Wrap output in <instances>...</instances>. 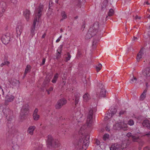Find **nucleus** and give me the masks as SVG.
<instances>
[{
    "label": "nucleus",
    "instance_id": "nucleus-19",
    "mask_svg": "<svg viewBox=\"0 0 150 150\" xmlns=\"http://www.w3.org/2000/svg\"><path fill=\"white\" fill-rule=\"evenodd\" d=\"M142 125L144 127H147L148 129H150V122L149 120H144L142 123Z\"/></svg>",
    "mask_w": 150,
    "mask_h": 150
},
{
    "label": "nucleus",
    "instance_id": "nucleus-10",
    "mask_svg": "<svg viewBox=\"0 0 150 150\" xmlns=\"http://www.w3.org/2000/svg\"><path fill=\"white\" fill-rule=\"evenodd\" d=\"M66 103L67 100L64 98H62L57 101L55 105L56 108L57 109H60Z\"/></svg>",
    "mask_w": 150,
    "mask_h": 150
},
{
    "label": "nucleus",
    "instance_id": "nucleus-22",
    "mask_svg": "<svg viewBox=\"0 0 150 150\" xmlns=\"http://www.w3.org/2000/svg\"><path fill=\"white\" fill-rule=\"evenodd\" d=\"M147 90L145 89L143 93L142 94L139 98V100H140L142 101L145 98L146 96V93Z\"/></svg>",
    "mask_w": 150,
    "mask_h": 150
},
{
    "label": "nucleus",
    "instance_id": "nucleus-1",
    "mask_svg": "<svg viewBox=\"0 0 150 150\" xmlns=\"http://www.w3.org/2000/svg\"><path fill=\"white\" fill-rule=\"evenodd\" d=\"M84 127H82L80 129L79 131V134H81L83 136V139H80L79 141H78L76 143L75 147L77 150L81 149L82 148H85L83 147L85 146L86 149L88 147L89 144V135L86 133L84 131Z\"/></svg>",
    "mask_w": 150,
    "mask_h": 150
},
{
    "label": "nucleus",
    "instance_id": "nucleus-63",
    "mask_svg": "<svg viewBox=\"0 0 150 150\" xmlns=\"http://www.w3.org/2000/svg\"><path fill=\"white\" fill-rule=\"evenodd\" d=\"M60 32H61V33H62V32H63V30H62V28H61V29H60Z\"/></svg>",
    "mask_w": 150,
    "mask_h": 150
},
{
    "label": "nucleus",
    "instance_id": "nucleus-54",
    "mask_svg": "<svg viewBox=\"0 0 150 150\" xmlns=\"http://www.w3.org/2000/svg\"><path fill=\"white\" fill-rule=\"evenodd\" d=\"M96 144H97V145H99L100 144V142L98 140H96Z\"/></svg>",
    "mask_w": 150,
    "mask_h": 150
},
{
    "label": "nucleus",
    "instance_id": "nucleus-16",
    "mask_svg": "<svg viewBox=\"0 0 150 150\" xmlns=\"http://www.w3.org/2000/svg\"><path fill=\"white\" fill-rule=\"evenodd\" d=\"M23 27L21 25H18L16 28V30L17 35H20L23 31Z\"/></svg>",
    "mask_w": 150,
    "mask_h": 150
},
{
    "label": "nucleus",
    "instance_id": "nucleus-62",
    "mask_svg": "<svg viewBox=\"0 0 150 150\" xmlns=\"http://www.w3.org/2000/svg\"><path fill=\"white\" fill-rule=\"evenodd\" d=\"M46 91L47 92V93L48 94H50L49 91V90H47Z\"/></svg>",
    "mask_w": 150,
    "mask_h": 150
},
{
    "label": "nucleus",
    "instance_id": "nucleus-15",
    "mask_svg": "<svg viewBox=\"0 0 150 150\" xmlns=\"http://www.w3.org/2000/svg\"><path fill=\"white\" fill-rule=\"evenodd\" d=\"M30 14V12L29 10L25 9L23 11V15L27 21L29 20Z\"/></svg>",
    "mask_w": 150,
    "mask_h": 150
},
{
    "label": "nucleus",
    "instance_id": "nucleus-57",
    "mask_svg": "<svg viewBox=\"0 0 150 150\" xmlns=\"http://www.w3.org/2000/svg\"><path fill=\"white\" fill-rule=\"evenodd\" d=\"M45 35H46V34H43L42 37V38H44L45 37Z\"/></svg>",
    "mask_w": 150,
    "mask_h": 150
},
{
    "label": "nucleus",
    "instance_id": "nucleus-55",
    "mask_svg": "<svg viewBox=\"0 0 150 150\" xmlns=\"http://www.w3.org/2000/svg\"><path fill=\"white\" fill-rule=\"evenodd\" d=\"M53 88L52 87H51L49 88L48 90L50 91H52L53 90Z\"/></svg>",
    "mask_w": 150,
    "mask_h": 150
},
{
    "label": "nucleus",
    "instance_id": "nucleus-25",
    "mask_svg": "<svg viewBox=\"0 0 150 150\" xmlns=\"http://www.w3.org/2000/svg\"><path fill=\"white\" fill-rule=\"evenodd\" d=\"M83 100L85 102H86L89 100L90 98V96L88 93H85L83 96Z\"/></svg>",
    "mask_w": 150,
    "mask_h": 150
},
{
    "label": "nucleus",
    "instance_id": "nucleus-32",
    "mask_svg": "<svg viewBox=\"0 0 150 150\" xmlns=\"http://www.w3.org/2000/svg\"><path fill=\"white\" fill-rule=\"evenodd\" d=\"M132 139L134 142H138L140 140L139 137H136L134 136H132Z\"/></svg>",
    "mask_w": 150,
    "mask_h": 150
},
{
    "label": "nucleus",
    "instance_id": "nucleus-48",
    "mask_svg": "<svg viewBox=\"0 0 150 150\" xmlns=\"http://www.w3.org/2000/svg\"><path fill=\"white\" fill-rule=\"evenodd\" d=\"M38 111V110L37 108H36L33 114H37V112Z\"/></svg>",
    "mask_w": 150,
    "mask_h": 150
},
{
    "label": "nucleus",
    "instance_id": "nucleus-21",
    "mask_svg": "<svg viewBox=\"0 0 150 150\" xmlns=\"http://www.w3.org/2000/svg\"><path fill=\"white\" fill-rule=\"evenodd\" d=\"M35 127L34 126L30 127L28 129V133L31 135H33V131L35 129Z\"/></svg>",
    "mask_w": 150,
    "mask_h": 150
},
{
    "label": "nucleus",
    "instance_id": "nucleus-28",
    "mask_svg": "<svg viewBox=\"0 0 150 150\" xmlns=\"http://www.w3.org/2000/svg\"><path fill=\"white\" fill-rule=\"evenodd\" d=\"M3 112L4 115L6 116L7 118L8 115L9 114H11V110L8 109H5L4 110Z\"/></svg>",
    "mask_w": 150,
    "mask_h": 150
},
{
    "label": "nucleus",
    "instance_id": "nucleus-42",
    "mask_svg": "<svg viewBox=\"0 0 150 150\" xmlns=\"http://www.w3.org/2000/svg\"><path fill=\"white\" fill-rule=\"evenodd\" d=\"M134 122L132 119L129 120L128 121V124L130 126H132L134 125Z\"/></svg>",
    "mask_w": 150,
    "mask_h": 150
},
{
    "label": "nucleus",
    "instance_id": "nucleus-5",
    "mask_svg": "<svg viewBox=\"0 0 150 150\" xmlns=\"http://www.w3.org/2000/svg\"><path fill=\"white\" fill-rule=\"evenodd\" d=\"M47 144L49 146L56 148L59 146V143L57 140L54 139L51 135L48 136Z\"/></svg>",
    "mask_w": 150,
    "mask_h": 150
},
{
    "label": "nucleus",
    "instance_id": "nucleus-31",
    "mask_svg": "<svg viewBox=\"0 0 150 150\" xmlns=\"http://www.w3.org/2000/svg\"><path fill=\"white\" fill-rule=\"evenodd\" d=\"M113 115L110 112L107 113L105 115V120H108V119L112 117Z\"/></svg>",
    "mask_w": 150,
    "mask_h": 150
},
{
    "label": "nucleus",
    "instance_id": "nucleus-53",
    "mask_svg": "<svg viewBox=\"0 0 150 150\" xmlns=\"http://www.w3.org/2000/svg\"><path fill=\"white\" fill-rule=\"evenodd\" d=\"M135 18L136 19H140L141 18V17H139V16H136L135 17Z\"/></svg>",
    "mask_w": 150,
    "mask_h": 150
},
{
    "label": "nucleus",
    "instance_id": "nucleus-33",
    "mask_svg": "<svg viewBox=\"0 0 150 150\" xmlns=\"http://www.w3.org/2000/svg\"><path fill=\"white\" fill-rule=\"evenodd\" d=\"M61 15L62 18L61 20H63L64 19H65L67 18V15L64 11H62L61 13Z\"/></svg>",
    "mask_w": 150,
    "mask_h": 150
},
{
    "label": "nucleus",
    "instance_id": "nucleus-59",
    "mask_svg": "<svg viewBox=\"0 0 150 150\" xmlns=\"http://www.w3.org/2000/svg\"><path fill=\"white\" fill-rule=\"evenodd\" d=\"M146 4L149 5L150 4L148 2V1H147L146 2Z\"/></svg>",
    "mask_w": 150,
    "mask_h": 150
},
{
    "label": "nucleus",
    "instance_id": "nucleus-43",
    "mask_svg": "<svg viewBox=\"0 0 150 150\" xmlns=\"http://www.w3.org/2000/svg\"><path fill=\"white\" fill-rule=\"evenodd\" d=\"M109 135L108 134H105L103 136V140H105L107 139H108L109 137Z\"/></svg>",
    "mask_w": 150,
    "mask_h": 150
},
{
    "label": "nucleus",
    "instance_id": "nucleus-47",
    "mask_svg": "<svg viewBox=\"0 0 150 150\" xmlns=\"http://www.w3.org/2000/svg\"><path fill=\"white\" fill-rule=\"evenodd\" d=\"M143 150H150V148L149 146H146L144 148Z\"/></svg>",
    "mask_w": 150,
    "mask_h": 150
},
{
    "label": "nucleus",
    "instance_id": "nucleus-35",
    "mask_svg": "<svg viewBox=\"0 0 150 150\" xmlns=\"http://www.w3.org/2000/svg\"><path fill=\"white\" fill-rule=\"evenodd\" d=\"M117 110L116 108H112L111 109V110H110V113L113 115H114L115 114L116 112H117Z\"/></svg>",
    "mask_w": 150,
    "mask_h": 150
},
{
    "label": "nucleus",
    "instance_id": "nucleus-6",
    "mask_svg": "<svg viewBox=\"0 0 150 150\" xmlns=\"http://www.w3.org/2000/svg\"><path fill=\"white\" fill-rule=\"evenodd\" d=\"M98 86L100 89V93L99 92L97 93L96 95L98 97H105L106 93V90H105L104 86L101 83H99Z\"/></svg>",
    "mask_w": 150,
    "mask_h": 150
},
{
    "label": "nucleus",
    "instance_id": "nucleus-3",
    "mask_svg": "<svg viewBox=\"0 0 150 150\" xmlns=\"http://www.w3.org/2000/svg\"><path fill=\"white\" fill-rule=\"evenodd\" d=\"M97 110L96 108L90 107L88 110V113L86 114V125L87 127H91L93 122V117L94 112Z\"/></svg>",
    "mask_w": 150,
    "mask_h": 150
},
{
    "label": "nucleus",
    "instance_id": "nucleus-58",
    "mask_svg": "<svg viewBox=\"0 0 150 150\" xmlns=\"http://www.w3.org/2000/svg\"><path fill=\"white\" fill-rule=\"evenodd\" d=\"M137 39V37H134V40H136Z\"/></svg>",
    "mask_w": 150,
    "mask_h": 150
},
{
    "label": "nucleus",
    "instance_id": "nucleus-17",
    "mask_svg": "<svg viewBox=\"0 0 150 150\" xmlns=\"http://www.w3.org/2000/svg\"><path fill=\"white\" fill-rule=\"evenodd\" d=\"M79 113L80 112L79 111L77 112H73L72 115H71L69 119L72 121L77 117V115L78 116V114H79Z\"/></svg>",
    "mask_w": 150,
    "mask_h": 150
},
{
    "label": "nucleus",
    "instance_id": "nucleus-29",
    "mask_svg": "<svg viewBox=\"0 0 150 150\" xmlns=\"http://www.w3.org/2000/svg\"><path fill=\"white\" fill-rule=\"evenodd\" d=\"M75 96V105H76L79 102V98L80 96L79 94H77Z\"/></svg>",
    "mask_w": 150,
    "mask_h": 150
},
{
    "label": "nucleus",
    "instance_id": "nucleus-40",
    "mask_svg": "<svg viewBox=\"0 0 150 150\" xmlns=\"http://www.w3.org/2000/svg\"><path fill=\"white\" fill-rule=\"evenodd\" d=\"M102 66V65L100 63L98 64V66H96V68L97 72H98L101 69Z\"/></svg>",
    "mask_w": 150,
    "mask_h": 150
},
{
    "label": "nucleus",
    "instance_id": "nucleus-4",
    "mask_svg": "<svg viewBox=\"0 0 150 150\" xmlns=\"http://www.w3.org/2000/svg\"><path fill=\"white\" fill-rule=\"evenodd\" d=\"M43 7V5H40L38 8H36L35 11V17L34 18L32 27H35L37 22L38 21L39 19L41 18Z\"/></svg>",
    "mask_w": 150,
    "mask_h": 150
},
{
    "label": "nucleus",
    "instance_id": "nucleus-34",
    "mask_svg": "<svg viewBox=\"0 0 150 150\" xmlns=\"http://www.w3.org/2000/svg\"><path fill=\"white\" fill-rule=\"evenodd\" d=\"M35 27L32 26L30 31V35L32 37H33L35 34Z\"/></svg>",
    "mask_w": 150,
    "mask_h": 150
},
{
    "label": "nucleus",
    "instance_id": "nucleus-50",
    "mask_svg": "<svg viewBox=\"0 0 150 150\" xmlns=\"http://www.w3.org/2000/svg\"><path fill=\"white\" fill-rule=\"evenodd\" d=\"M11 1L12 3L14 4H16L17 2L16 0H11Z\"/></svg>",
    "mask_w": 150,
    "mask_h": 150
},
{
    "label": "nucleus",
    "instance_id": "nucleus-18",
    "mask_svg": "<svg viewBox=\"0 0 150 150\" xmlns=\"http://www.w3.org/2000/svg\"><path fill=\"white\" fill-rule=\"evenodd\" d=\"M116 126H118L120 127V129H126V128L127 127V125L126 124H125L124 122H121L120 123L116 124L115 125Z\"/></svg>",
    "mask_w": 150,
    "mask_h": 150
},
{
    "label": "nucleus",
    "instance_id": "nucleus-44",
    "mask_svg": "<svg viewBox=\"0 0 150 150\" xmlns=\"http://www.w3.org/2000/svg\"><path fill=\"white\" fill-rule=\"evenodd\" d=\"M62 86L64 85L66 83V79H63L62 78Z\"/></svg>",
    "mask_w": 150,
    "mask_h": 150
},
{
    "label": "nucleus",
    "instance_id": "nucleus-52",
    "mask_svg": "<svg viewBox=\"0 0 150 150\" xmlns=\"http://www.w3.org/2000/svg\"><path fill=\"white\" fill-rule=\"evenodd\" d=\"M97 42V41L95 40H93V45H95Z\"/></svg>",
    "mask_w": 150,
    "mask_h": 150
},
{
    "label": "nucleus",
    "instance_id": "nucleus-49",
    "mask_svg": "<svg viewBox=\"0 0 150 150\" xmlns=\"http://www.w3.org/2000/svg\"><path fill=\"white\" fill-rule=\"evenodd\" d=\"M144 136H146L148 137H150V132H149L148 133L144 135Z\"/></svg>",
    "mask_w": 150,
    "mask_h": 150
},
{
    "label": "nucleus",
    "instance_id": "nucleus-39",
    "mask_svg": "<svg viewBox=\"0 0 150 150\" xmlns=\"http://www.w3.org/2000/svg\"><path fill=\"white\" fill-rule=\"evenodd\" d=\"M126 112L125 110H121L118 113V116H120L121 115H123L125 114Z\"/></svg>",
    "mask_w": 150,
    "mask_h": 150
},
{
    "label": "nucleus",
    "instance_id": "nucleus-26",
    "mask_svg": "<svg viewBox=\"0 0 150 150\" xmlns=\"http://www.w3.org/2000/svg\"><path fill=\"white\" fill-rule=\"evenodd\" d=\"M138 81L136 78L134 77L133 75V78L132 79H131L129 81V82L130 83H138Z\"/></svg>",
    "mask_w": 150,
    "mask_h": 150
},
{
    "label": "nucleus",
    "instance_id": "nucleus-46",
    "mask_svg": "<svg viewBox=\"0 0 150 150\" xmlns=\"http://www.w3.org/2000/svg\"><path fill=\"white\" fill-rule=\"evenodd\" d=\"M126 136L128 137H132V136L133 135H132V133L130 132H128Z\"/></svg>",
    "mask_w": 150,
    "mask_h": 150
},
{
    "label": "nucleus",
    "instance_id": "nucleus-38",
    "mask_svg": "<svg viewBox=\"0 0 150 150\" xmlns=\"http://www.w3.org/2000/svg\"><path fill=\"white\" fill-rule=\"evenodd\" d=\"M114 13V10L112 9H110L108 13V15L110 16H112Z\"/></svg>",
    "mask_w": 150,
    "mask_h": 150
},
{
    "label": "nucleus",
    "instance_id": "nucleus-24",
    "mask_svg": "<svg viewBox=\"0 0 150 150\" xmlns=\"http://www.w3.org/2000/svg\"><path fill=\"white\" fill-rule=\"evenodd\" d=\"M60 48L59 49H58L57 50L58 52L57 54V56L56 59L57 60L59 59L60 58V53L58 51L59 50V51H61L62 50L63 45H60Z\"/></svg>",
    "mask_w": 150,
    "mask_h": 150
},
{
    "label": "nucleus",
    "instance_id": "nucleus-20",
    "mask_svg": "<svg viewBox=\"0 0 150 150\" xmlns=\"http://www.w3.org/2000/svg\"><path fill=\"white\" fill-rule=\"evenodd\" d=\"M8 122H7V126L9 128H12L13 126V124L12 122V120L11 117H9L8 118Z\"/></svg>",
    "mask_w": 150,
    "mask_h": 150
},
{
    "label": "nucleus",
    "instance_id": "nucleus-37",
    "mask_svg": "<svg viewBox=\"0 0 150 150\" xmlns=\"http://www.w3.org/2000/svg\"><path fill=\"white\" fill-rule=\"evenodd\" d=\"M39 115L37 114H33V118L34 120H38L39 118Z\"/></svg>",
    "mask_w": 150,
    "mask_h": 150
},
{
    "label": "nucleus",
    "instance_id": "nucleus-45",
    "mask_svg": "<svg viewBox=\"0 0 150 150\" xmlns=\"http://www.w3.org/2000/svg\"><path fill=\"white\" fill-rule=\"evenodd\" d=\"M110 126L108 125V124L107 125L106 127V130L107 131H109L110 130Z\"/></svg>",
    "mask_w": 150,
    "mask_h": 150
},
{
    "label": "nucleus",
    "instance_id": "nucleus-13",
    "mask_svg": "<svg viewBox=\"0 0 150 150\" xmlns=\"http://www.w3.org/2000/svg\"><path fill=\"white\" fill-rule=\"evenodd\" d=\"M6 8V4L5 2L2 1L0 3V17L2 16L3 13Z\"/></svg>",
    "mask_w": 150,
    "mask_h": 150
},
{
    "label": "nucleus",
    "instance_id": "nucleus-41",
    "mask_svg": "<svg viewBox=\"0 0 150 150\" xmlns=\"http://www.w3.org/2000/svg\"><path fill=\"white\" fill-rule=\"evenodd\" d=\"M67 57H66V62H67L68 61L70 60L71 57V56L69 52L67 53Z\"/></svg>",
    "mask_w": 150,
    "mask_h": 150
},
{
    "label": "nucleus",
    "instance_id": "nucleus-14",
    "mask_svg": "<svg viewBox=\"0 0 150 150\" xmlns=\"http://www.w3.org/2000/svg\"><path fill=\"white\" fill-rule=\"evenodd\" d=\"M142 74L146 78L150 77V67H147L143 70Z\"/></svg>",
    "mask_w": 150,
    "mask_h": 150
},
{
    "label": "nucleus",
    "instance_id": "nucleus-23",
    "mask_svg": "<svg viewBox=\"0 0 150 150\" xmlns=\"http://www.w3.org/2000/svg\"><path fill=\"white\" fill-rule=\"evenodd\" d=\"M143 54L144 53H143V50L142 49H141L138 54L137 56V59L138 62H139L140 59L142 58V56Z\"/></svg>",
    "mask_w": 150,
    "mask_h": 150
},
{
    "label": "nucleus",
    "instance_id": "nucleus-56",
    "mask_svg": "<svg viewBox=\"0 0 150 150\" xmlns=\"http://www.w3.org/2000/svg\"><path fill=\"white\" fill-rule=\"evenodd\" d=\"M60 40V39L59 38H58L57 40H56V42H58Z\"/></svg>",
    "mask_w": 150,
    "mask_h": 150
},
{
    "label": "nucleus",
    "instance_id": "nucleus-51",
    "mask_svg": "<svg viewBox=\"0 0 150 150\" xmlns=\"http://www.w3.org/2000/svg\"><path fill=\"white\" fill-rule=\"evenodd\" d=\"M45 58H43L42 59V65H43L44 64L45 62Z\"/></svg>",
    "mask_w": 150,
    "mask_h": 150
},
{
    "label": "nucleus",
    "instance_id": "nucleus-64",
    "mask_svg": "<svg viewBox=\"0 0 150 150\" xmlns=\"http://www.w3.org/2000/svg\"><path fill=\"white\" fill-rule=\"evenodd\" d=\"M62 35H61L59 38L60 39V38H62Z\"/></svg>",
    "mask_w": 150,
    "mask_h": 150
},
{
    "label": "nucleus",
    "instance_id": "nucleus-36",
    "mask_svg": "<svg viewBox=\"0 0 150 150\" xmlns=\"http://www.w3.org/2000/svg\"><path fill=\"white\" fill-rule=\"evenodd\" d=\"M10 64V62L7 61H5L4 62L1 63L0 65V66L1 67H3L4 65H6L7 66H8Z\"/></svg>",
    "mask_w": 150,
    "mask_h": 150
},
{
    "label": "nucleus",
    "instance_id": "nucleus-61",
    "mask_svg": "<svg viewBox=\"0 0 150 150\" xmlns=\"http://www.w3.org/2000/svg\"><path fill=\"white\" fill-rule=\"evenodd\" d=\"M55 1L56 3H58V0H55Z\"/></svg>",
    "mask_w": 150,
    "mask_h": 150
},
{
    "label": "nucleus",
    "instance_id": "nucleus-7",
    "mask_svg": "<svg viewBox=\"0 0 150 150\" xmlns=\"http://www.w3.org/2000/svg\"><path fill=\"white\" fill-rule=\"evenodd\" d=\"M9 82L10 86L12 88H17L19 86L20 84L19 81L15 79L11 78L9 80Z\"/></svg>",
    "mask_w": 150,
    "mask_h": 150
},
{
    "label": "nucleus",
    "instance_id": "nucleus-9",
    "mask_svg": "<svg viewBox=\"0 0 150 150\" xmlns=\"http://www.w3.org/2000/svg\"><path fill=\"white\" fill-rule=\"evenodd\" d=\"M126 144H123L121 145L117 143H116L112 145L110 147V150H116L117 149H122L123 150L126 146Z\"/></svg>",
    "mask_w": 150,
    "mask_h": 150
},
{
    "label": "nucleus",
    "instance_id": "nucleus-30",
    "mask_svg": "<svg viewBox=\"0 0 150 150\" xmlns=\"http://www.w3.org/2000/svg\"><path fill=\"white\" fill-rule=\"evenodd\" d=\"M31 67L30 65H28L25 69V71L24 74V76H25L26 74L29 72L30 70Z\"/></svg>",
    "mask_w": 150,
    "mask_h": 150
},
{
    "label": "nucleus",
    "instance_id": "nucleus-60",
    "mask_svg": "<svg viewBox=\"0 0 150 150\" xmlns=\"http://www.w3.org/2000/svg\"><path fill=\"white\" fill-rule=\"evenodd\" d=\"M78 18V16H76V17H74V18H75V19H77V18Z\"/></svg>",
    "mask_w": 150,
    "mask_h": 150
},
{
    "label": "nucleus",
    "instance_id": "nucleus-27",
    "mask_svg": "<svg viewBox=\"0 0 150 150\" xmlns=\"http://www.w3.org/2000/svg\"><path fill=\"white\" fill-rule=\"evenodd\" d=\"M59 74L57 73L55 74L54 76L53 79L52 80V82L53 83H55L58 78Z\"/></svg>",
    "mask_w": 150,
    "mask_h": 150
},
{
    "label": "nucleus",
    "instance_id": "nucleus-2",
    "mask_svg": "<svg viewBox=\"0 0 150 150\" xmlns=\"http://www.w3.org/2000/svg\"><path fill=\"white\" fill-rule=\"evenodd\" d=\"M99 24L98 22H95L89 28L87 33L86 35V39H90L95 35L98 32Z\"/></svg>",
    "mask_w": 150,
    "mask_h": 150
},
{
    "label": "nucleus",
    "instance_id": "nucleus-12",
    "mask_svg": "<svg viewBox=\"0 0 150 150\" xmlns=\"http://www.w3.org/2000/svg\"><path fill=\"white\" fill-rule=\"evenodd\" d=\"M10 39L9 33L3 35L1 38L2 42L4 44H7L9 42Z\"/></svg>",
    "mask_w": 150,
    "mask_h": 150
},
{
    "label": "nucleus",
    "instance_id": "nucleus-11",
    "mask_svg": "<svg viewBox=\"0 0 150 150\" xmlns=\"http://www.w3.org/2000/svg\"><path fill=\"white\" fill-rule=\"evenodd\" d=\"M14 98V96L10 94L7 95L5 98V105H8V103L13 101Z\"/></svg>",
    "mask_w": 150,
    "mask_h": 150
},
{
    "label": "nucleus",
    "instance_id": "nucleus-8",
    "mask_svg": "<svg viewBox=\"0 0 150 150\" xmlns=\"http://www.w3.org/2000/svg\"><path fill=\"white\" fill-rule=\"evenodd\" d=\"M28 105L27 104L24 105L22 107L21 110L20 115L22 119L25 118L26 115L28 114Z\"/></svg>",
    "mask_w": 150,
    "mask_h": 150
}]
</instances>
